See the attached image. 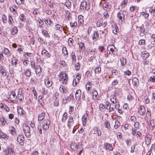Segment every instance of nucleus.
Wrapping results in <instances>:
<instances>
[{
  "label": "nucleus",
  "instance_id": "31",
  "mask_svg": "<svg viewBox=\"0 0 155 155\" xmlns=\"http://www.w3.org/2000/svg\"><path fill=\"white\" fill-rule=\"evenodd\" d=\"M103 21L102 19L99 20L97 23V27H100L101 26H103Z\"/></svg>",
  "mask_w": 155,
  "mask_h": 155
},
{
  "label": "nucleus",
  "instance_id": "57",
  "mask_svg": "<svg viewBox=\"0 0 155 155\" xmlns=\"http://www.w3.org/2000/svg\"><path fill=\"white\" fill-rule=\"evenodd\" d=\"M39 23L40 24L39 26L40 28L43 27V25L44 24V22L41 19L39 20Z\"/></svg>",
  "mask_w": 155,
  "mask_h": 155
},
{
  "label": "nucleus",
  "instance_id": "9",
  "mask_svg": "<svg viewBox=\"0 0 155 155\" xmlns=\"http://www.w3.org/2000/svg\"><path fill=\"white\" fill-rule=\"evenodd\" d=\"M41 54L45 58H49L50 57L51 55L46 50H44L41 51Z\"/></svg>",
  "mask_w": 155,
  "mask_h": 155
},
{
  "label": "nucleus",
  "instance_id": "19",
  "mask_svg": "<svg viewBox=\"0 0 155 155\" xmlns=\"http://www.w3.org/2000/svg\"><path fill=\"white\" fill-rule=\"evenodd\" d=\"M81 95V91L80 90H78L75 94V97L76 99H79Z\"/></svg>",
  "mask_w": 155,
  "mask_h": 155
},
{
  "label": "nucleus",
  "instance_id": "40",
  "mask_svg": "<svg viewBox=\"0 0 155 155\" xmlns=\"http://www.w3.org/2000/svg\"><path fill=\"white\" fill-rule=\"evenodd\" d=\"M2 18L3 22H4V23H6L7 22V17L5 15L3 14L2 15Z\"/></svg>",
  "mask_w": 155,
  "mask_h": 155
},
{
  "label": "nucleus",
  "instance_id": "29",
  "mask_svg": "<svg viewBox=\"0 0 155 155\" xmlns=\"http://www.w3.org/2000/svg\"><path fill=\"white\" fill-rule=\"evenodd\" d=\"M64 5L66 6L68 9H70L71 8V3L69 0H67L64 3Z\"/></svg>",
  "mask_w": 155,
  "mask_h": 155
},
{
  "label": "nucleus",
  "instance_id": "20",
  "mask_svg": "<svg viewBox=\"0 0 155 155\" xmlns=\"http://www.w3.org/2000/svg\"><path fill=\"white\" fill-rule=\"evenodd\" d=\"M9 130L10 133L12 135H16L17 134L16 130L13 127H11V128H10Z\"/></svg>",
  "mask_w": 155,
  "mask_h": 155
},
{
  "label": "nucleus",
  "instance_id": "55",
  "mask_svg": "<svg viewBox=\"0 0 155 155\" xmlns=\"http://www.w3.org/2000/svg\"><path fill=\"white\" fill-rule=\"evenodd\" d=\"M74 41L72 38H69L68 39V45H73V42Z\"/></svg>",
  "mask_w": 155,
  "mask_h": 155
},
{
  "label": "nucleus",
  "instance_id": "18",
  "mask_svg": "<svg viewBox=\"0 0 155 155\" xmlns=\"http://www.w3.org/2000/svg\"><path fill=\"white\" fill-rule=\"evenodd\" d=\"M92 39L93 40H97L99 37V34L96 31H94L92 35Z\"/></svg>",
  "mask_w": 155,
  "mask_h": 155
},
{
  "label": "nucleus",
  "instance_id": "37",
  "mask_svg": "<svg viewBox=\"0 0 155 155\" xmlns=\"http://www.w3.org/2000/svg\"><path fill=\"white\" fill-rule=\"evenodd\" d=\"M24 132L25 134L27 132H30V129L29 127H25L23 128Z\"/></svg>",
  "mask_w": 155,
  "mask_h": 155
},
{
  "label": "nucleus",
  "instance_id": "12",
  "mask_svg": "<svg viewBox=\"0 0 155 155\" xmlns=\"http://www.w3.org/2000/svg\"><path fill=\"white\" fill-rule=\"evenodd\" d=\"M0 73L3 77L6 76L7 74L5 70L4 67L1 65H0Z\"/></svg>",
  "mask_w": 155,
  "mask_h": 155
},
{
  "label": "nucleus",
  "instance_id": "2",
  "mask_svg": "<svg viewBox=\"0 0 155 155\" xmlns=\"http://www.w3.org/2000/svg\"><path fill=\"white\" fill-rule=\"evenodd\" d=\"M17 98V97L15 93L14 92H11L8 99L12 103H15L16 102V99Z\"/></svg>",
  "mask_w": 155,
  "mask_h": 155
},
{
  "label": "nucleus",
  "instance_id": "25",
  "mask_svg": "<svg viewBox=\"0 0 155 155\" xmlns=\"http://www.w3.org/2000/svg\"><path fill=\"white\" fill-rule=\"evenodd\" d=\"M17 97H24V93L23 92V90L21 88L19 89L18 90Z\"/></svg>",
  "mask_w": 155,
  "mask_h": 155
},
{
  "label": "nucleus",
  "instance_id": "52",
  "mask_svg": "<svg viewBox=\"0 0 155 155\" xmlns=\"http://www.w3.org/2000/svg\"><path fill=\"white\" fill-rule=\"evenodd\" d=\"M87 120L86 117H83L82 122L83 126H85L86 125Z\"/></svg>",
  "mask_w": 155,
  "mask_h": 155
},
{
  "label": "nucleus",
  "instance_id": "61",
  "mask_svg": "<svg viewBox=\"0 0 155 155\" xmlns=\"http://www.w3.org/2000/svg\"><path fill=\"white\" fill-rule=\"evenodd\" d=\"M29 61L28 60H25L23 61V64L26 67H27L29 63Z\"/></svg>",
  "mask_w": 155,
  "mask_h": 155
},
{
  "label": "nucleus",
  "instance_id": "26",
  "mask_svg": "<svg viewBox=\"0 0 155 155\" xmlns=\"http://www.w3.org/2000/svg\"><path fill=\"white\" fill-rule=\"evenodd\" d=\"M71 54V58L72 61V63L74 64V63H75L76 62V57L73 51H72Z\"/></svg>",
  "mask_w": 155,
  "mask_h": 155
},
{
  "label": "nucleus",
  "instance_id": "5",
  "mask_svg": "<svg viewBox=\"0 0 155 155\" xmlns=\"http://www.w3.org/2000/svg\"><path fill=\"white\" fill-rule=\"evenodd\" d=\"M17 139L18 142L22 146L24 145V141L25 140V138L22 135H18Z\"/></svg>",
  "mask_w": 155,
  "mask_h": 155
},
{
  "label": "nucleus",
  "instance_id": "14",
  "mask_svg": "<svg viewBox=\"0 0 155 155\" xmlns=\"http://www.w3.org/2000/svg\"><path fill=\"white\" fill-rule=\"evenodd\" d=\"M105 149L106 150H113V147L112 145L108 143H105L104 144Z\"/></svg>",
  "mask_w": 155,
  "mask_h": 155
},
{
  "label": "nucleus",
  "instance_id": "16",
  "mask_svg": "<svg viewBox=\"0 0 155 155\" xmlns=\"http://www.w3.org/2000/svg\"><path fill=\"white\" fill-rule=\"evenodd\" d=\"M78 44L79 45L80 52L84 51L85 50V46L83 42H80Z\"/></svg>",
  "mask_w": 155,
  "mask_h": 155
},
{
  "label": "nucleus",
  "instance_id": "32",
  "mask_svg": "<svg viewBox=\"0 0 155 155\" xmlns=\"http://www.w3.org/2000/svg\"><path fill=\"white\" fill-rule=\"evenodd\" d=\"M83 16L82 15H79L78 17V23L80 24H83L84 23V20H83Z\"/></svg>",
  "mask_w": 155,
  "mask_h": 155
},
{
  "label": "nucleus",
  "instance_id": "4",
  "mask_svg": "<svg viewBox=\"0 0 155 155\" xmlns=\"http://www.w3.org/2000/svg\"><path fill=\"white\" fill-rule=\"evenodd\" d=\"M111 107V104L108 102L105 104H100L99 106L100 110L101 111H103V107L106 109L107 110L110 109Z\"/></svg>",
  "mask_w": 155,
  "mask_h": 155
},
{
  "label": "nucleus",
  "instance_id": "21",
  "mask_svg": "<svg viewBox=\"0 0 155 155\" xmlns=\"http://www.w3.org/2000/svg\"><path fill=\"white\" fill-rule=\"evenodd\" d=\"M2 52H3L8 57L11 55L10 52L8 48H4V49L3 50Z\"/></svg>",
  "mask_w": 155,
  "mask_h": 155
},
{
  "label": "nucleus",
  "instance_id": "11",
  "mask_svg": "<svg viewBox=\"0 0 155 155\" xmlns=\"http://www.w3.org/2000/svg\"><path fill=\"white\" fill-rule=\"evenodd\" d=\"M45 112L44 111H41V112L38 115V120L40 123V121H42L45 118Z\"/></svg>",
  "mask_w": 155,
  "mask_h": 155
},
{
  "label": "nucleus",
  "instance_id": "47",
  "mask_svg": "<svg viewBox=\"0 0 155 155\" xmlns=\"http://www.w3.org/2000/svg\"><path fill=\"white\" fill-rule=\"evenodd\" d=\"M15 1L17 4L20 5L24 3L25 0H15Z\"/></svg>",
  "mask_w": 155,
  "mask_h": 155
},
{
  "label": "nucleus",
  "instance_id": "13",
  "mask_svg": "<svg viewBox=\"0 0 155 155\" xmlns=\"http://www.w3.org/2000/svg\"><path fill=\"white\" fill-rule=\"evenodd\" d=\"M23 74L26 77H28L30 76L31 72L30 69L27 68L24 70Z\"/></svg>",
  "mask_w": 155,
  "mask_h": 155
},
{
  "label": "nucleus",
  "instance_id": "34",
  "mask_svg": "<svg viewBox=\"0 0 155 155\" xmlns=\"http://www.w3.org/2000/svg\"><path fill=\"white\" fill-rule=\"evenodd\" d=\"M110 101L114 104H118V103H117V101L116 97L115 96L112 97L111 98Z\"/></svg>",
  "mask_w": 155,
  "mask_h": 155
},
{
  "label": "nucleus",
  "instance_id": "3",
  "mask_svg": "<svg viewBox=\"0 0 155 155\" xmlns=\"http://www.w3.org/2000/svg\"><path fill=\"white\" fill-rule=\"evenodd\" d=\"M80 8L81 9H85L86 10L88 11L90 9V5L89 4H87L86 1H84L81 3Z\"/></svg>",
  "mask_w": 155,
  "mask_h": 155
},
{
  "label": "nucleus",
  "instance_id": "36",
  "mask_svg": "<svg viewBox=\"0 0 155 155\" xmlns=\"http://www.w3.org/2000/svg\"><path fill=\"white\" fill-rule=\"evenodd\" d=\"M92 85V84L91 82H89L86 86V90L87 92H89V91L90 90V89Z\"/></svg>",
  "mask_w": 155,
  "mask_h": 155
},
{
  "label": "nucleus",
  "instance_id": "24",
  "mask_svg": "<svg viewBox=\"0 0 155 155\" xmlns=\"http://www.w3.org/2000/svg\"><path fill=\"white\" fill-rule=\"evenodd\" d=\"M18 61V60L17 59L15 58L14 57H13V58L12 59L11 61L12 64V66L14 67H16L17 64V61Z\"/></svg>",
  "mask_w": 155,
  "mask_h": 155
},
{
  "label": "nucleus",
  "instance_id": "56",
  "mask_svg": "<svg viewBox=\"0 0 155 155\" xmlns=\"http://www.w3.org/2000/svg\"><path fill=\"white\" fill-rule=\"evenodd\" d=\"M31 67L32 68H33L35 69L36 68V67H37V65H36L34 62H33L32 61H31Z\"/></svg>",
  "mask_w": 155,
  "mask_h": 155
},
{
  "label": "nucleus",
  "instance_id": "35",
  "mask_svg": "<svg viewBox=\"0 0 155 155\" xmlns=\"http://www.w3.org/2000/svg\"><path fill=\"white\" fill-rule=\"evenodd\" d=\"M120 61L122 66H125L126 64V59L123 58H121L120 59Z\"/></svg>",
  "mask_w": 155,
  "mask_h": 155
},
{
  "label": "nucleus",
  "instance_id": "41",
  "mask_svg": "<svg viewBox=\"0 0 155 155\" xmlns=\"http://www.w3.org/2000/svg\"><path fill=\"white\" fill-rule=\"evenodd\" d=\"M50 124V121L49 120H45L44 121V123L42 126H45V125H46L47 126H49Z\"/></svg>",
  "mask_w": 155,
  "mask_h": 155
},
{
  "label": "nucleus",
  "instance_id": "8",
  "mask_svg": "<svg viewBox=\"0 0 155 155\" xmlns=\"http://www.w3.org/2000/svg\"><path fill=\"white\" fill-rule=\"evenodd\" d=\"M139 113L141 115L144 114L146 112V110L145 107L143 106H140L138 111Z\"/></svg>",
  "mask_w": 155,
  "mask_h": 155
},
{
  "label": "nucleus",
  "instance_id": "46",
  "mask_svg": "<svg viewBox=\"0 0 155 155\" xmlns=\"http://www.w3.org/2000/svg\"><path fill=\"white\" fill-rule=\"evenodd\" d=\"M140 33L143 34L142 36L145 34V31L144 27L141 26L140 28Z\"/></svg>",
  "mask_w": 155,
  "mask_h": 155
},
{
  "label": "nucleus",
  "instance_id": "45",
  "mask_svg": "<svg viewBox=\"0 0 155 155\" xmlns=\"http://www.w3.org/2000/svg\"><path fill=\"white\" fill-rule=\"evenodd\" d=\"M18 112L19 114L23 115L25 113V111L21 108H20L18 110Z\"/></svg>",
  "mask_w": 155,
  "mask_h": 155
},
{
  "label": "nucleus",
  "instance_id": "44",
  "mask_svg": "<svg viewBox=\"0 0 155 155\" xmlns=\"http://www.w3.org/2000/svg\"><path fill=\"white\" fill-rule=\"evenodd\" d=\"M67 118V113L65 112L63 115V117L62 118V121L63 122H64Z\"/></svg>",
  "mask_w": 155,
  "mask_h": 155
},
{
  "label": "nucleus",
  "instance_id": "22",
  "mask_svg": "<svg viewBox=\"0 0 155 155\" xmlns=\"http://www.w3.org/2000/svg\"><path fill=\"white\" fill-rule=\"evenodd\" d=\"M8 22L10 24L12 25H14L15 22L13 19L11 15H9L8 16Z\"/></svg>",
  "mask_w": 155,
  "mask_h": 155
},
{
  "label": "nucleus",
  "instance_id": "48",
  "mask_svg": "<svg viewBox=\"0 0 155 155\" xmlns=\"http://www.w3.org/2000/svg\"><path fill=\"white\" fill-rule=\"evenodd\" d=\"M119 31V29L118 28V27L115 25L114 26V29L113 30V32L116 34H117V32Z\"/></svg>",
  "mask_w": 155,
  "mask_h": 155
},
{
  "label": "nucleus",
  "instance_id": "51",
  "mask_svg": "<svg viewBox=\"0 0 155 155\" xmlns=\"http://www.w3.org/2000/svg\"><path fill=\"white\" fill-rule=\"evenodd\" d=\"M18 32V29L15 26L14 27L12 31V33L13 35H15Z\"/></svg>",
  "mask_w": 155,
  "mask_h": 155
},
{
  "label": "nucleus",
  "instance_id": "63",
  "mask_svg": "<svg viewBox=\"0 0 155 155\" xmlns=\"http://www.w3.org/2000/svg\"><path fill=\"white\" fill-rule=\"evenodd\" d=\"M71 26V27H75L77 25V24L76 22H74V23L70 22Z\"/></svg>",
  "mask_w": 155,
  "mask_h": 155
},
{
  "label": "nucleus",
  "instance_id": "58",
  "mask_svg": "<svg viewBox=\"0 0 155 155\" xmlns=\"http://www.w3.org/2000/svg\"><path fill=\"white\" fill-rule=\"evenodd\" d=\"M127 1L126 0H124L123 2L122 3L121 6L122 7V8H124L125 5L127 4Z\"/></svg>",
  "mask_w": 155,
  "mask_h": 155
},
{
  "label": "nucleus",
  "instance_id": "62",
  "mask_svg": "<svg viewBox=\"0 0 155 155\" xmlns=\"http://www.w3.org/2000/svg\"><path fill=\"white\" fill-rule=\"evenodd\" d=\"M1 136L2 138L5 139H8L9 137V136H8L5 134H3L2 135H1Z\"/></svg>",
  "mask_w": 155,
  "mask_h": 155
},
{
  "label": "nucleus",
  "instance_id": "38",
  "mask_svg": "<svg viewBox=\"0 0 155 155\" xmlns=\"http://www.w3.org/2000/svg\"><path fill=\"white\" fill-rule=\"evenodd\" d=\"M42 32L43 35L45 37H49V35H48V32L47 31L42 29Z\"/></svg>",
  "mask_w": 155,
  "mask_h": 155
},
{
  "label": "nucleus",
  "instance_id": "33",
  "mask_svg": "<svg viewBox=\"0 0 155 155\" xmlns=\"http://www.w3.org/2000/svg\"><path fill=\"white\" fill-rule=\"evenodd\" d=\"M133 83L135 86H137L139 84V80L136 78H134L133 80Z\"/></svg>",
  "mask_w": 155,
  "mask_h": 155
},
{
  "label": "nucleus",
  "instance_id": "15",
  "mask_svg": "<svg viewBox=\"0 0 155 155\" xmlns=\"http://www.w3.org/2000/svg\"><path fill=\"white\" fill-rule=\"evenodd\" d=\"M59 91L63 94H64L67 92V90L64 87V86L63 85H60L59 87Z\"/></svg>",
  "mask_w": 155,
  "mask_h": 155
},
{
  "label": "nucleus",
  "instance_id": "7",
  "mask_svg": "<svg viewBox=\"0 0 155 155\" xmlns=\"http://www.w3.org/2000/svg\"><path fill=\"white\" fill-rule=\"evenodd\" d=\"M35 69L36 74L38 75L39 76H40L42 72V70L40 66L37 65Z\"/></svg>",
  "mask_w": 155,
  "mask_h": 155
},
{
  "label": "nucleus",
  "instance_id": "60",
  "mask_svg": "<svg viewBox=\"0 0 155 155\" xmlns=\"http://www.w3.org/2000/svg\"><path fill=\"white\" fill-rule=\"evenodd\" d=\"M81 78V75L78 74H77L76 77V79L77 80V82H79Z\"/></svg>",
  "mask_w": 155,
  "mask_h": 155
},
{
  "label": "nucleus",
  "instance_id": "23",
  "mask_svg": "<svg viewBox=\"0 0 155 155\" xmlns=\"http://www.w3.org/2000/svg\"><path fill=\"white\" fill-rule=\"evenodd\" d=\"M45 83L46 86L48 87H51L52 85V82H51L48 79L45 80Z\"/></svg>",
  "mask_w": 155,
  "mask_h": 155
},
{
  "label": "nucleus",
  "instance_id": "10",
  "mask_svg": "<svg viewBox=\"0 0 155 155\" xmlns=\"http://www.w3.org/2000/svg\"><path fill=\"white\" fill-rule=\"evenodd\" d=\"M117 16L119 20L121 22H122L124 20V15L123 12H119L117 13Z\"/></svg>",
  "mask_w": 155,
  "mask_h": 155
},
{
  "label": "nucleus",
  "instance_id": "42",
  "mask_svg": "<svg viewBox=\"0 0 155 155\" xmlns=\"http://www.w3.org/2000/svg\"><path fill=\"white\" fill-rule=\"evenodd\" d=\"M140 15L141 16H144L145 18H146L148 17L149 14V13H146L144 12H142L140 13Z\"/></svg>",
  "mask_w": 155,
  "mask_h": 155
},
{
  "label": "nucleus",
  "instance_id": "54",
  "mask_svg": "<svg viewBox=\"0 0 155 155\" xmlns=\"http://www.w3.org/2000/svg\"><path fill=\"white\" fill-rule=\"evenodd\" d=\"M130 121H131L130 124H133L134 122L136 120V118L135 116H132L130 118Z\"/></svg>",
  "mask_w": 155,
  "mask_h": 155
},
{
  "label": "nucleus",
  "instance_id": "30",
  "mask_svg": "<svg viewBox=\"0 0 155 155\" xmlns=\"http://www.w3.org/2000/svg\"><path fill=\"white\" fill-rule=\"evenodd\" d=\"M8 154H11L12 155H15V153L13 149L12 148H8Z\"/></svg>",
  "mask_w": 155,
  "mask_h": 155
},
{
  "label": "nucleus",
  "instance_id": "50",
  "mask_svg": "<svg viewBox=\"0 0 155 155\" xmlns=\"http://www.w3.org/2000/svg\"><path fill=\"white\" fill-rule=\"evenodd\" d=\"M0 122L3 125H5L6 124V120L3 117H2L0 119Z\"/></svg>",
  "mask_w": 155,
  "mask_h": 155
},
{
  "label": "nucleus",
  "instance_id": "64",
  "mask_svg": "<svg viewBox=\"0 0 155 155\" xmlns=\"http://www.w3.org/2000/svg\"><path fill=\"white\" fill-rule=\"evenodd\" d=\"M103 14L104 17V18H108L109 17V15L107 11L104 12Z\"/></svg>",
  "mask_w": 155,
  "mask_h": 155
},
{
  "label": "nucleus",
  "instance_id": "27",
  "mask_svg": "<svg viewBox=\"0 0 155 155\" xmlns=\"http://www.w3.org/2000/svg\"><path fill=\"white\" fill-rule=\"evenodd\" d=\"M74 121L73 118L72 117H70L68 123V126H71L74 125Z\"/></svg>",
  "mask_w": 155,
  "mask_h": 155
},
{
  "label": "nucleus",
  "instance_id": "53",
  "mask_svg": "<svg viewBox=\"0 0 155 155\" xmlns=\"http://www.w3.org/2000/svg\"><path fill=\"white\" fill-rule=\"evenodd\" d=\"M101 72V68L100 67L96 68L95 70V73L96 74H99Z\"/></svg>",
  "mask_w": 155,
  "mask_h": 155
},
{
  "label": "nucleus",
  "instance_id": "59",
  "mask_svg": "<svg viewBox=\"0 0 155 155\" xmlns=\"http://www.w3.org/2000/svg\"><path fill=\"white\" fill-rule=\"evenodd\" d=\"M102 6H103L104 9L106 11H107V9H104V8H109L108 4L107 3H105L104 4H103V5Z\"/></svg>",
  "mask_w": 155,
  "mask_h": 155
},
{
  "label": "nucleus",
  "instance_id": "49",
  "mask_svg": "<svg viewBox=\"0 0 155 155\" xmlns=\"http://www.w3.org/2000/svg\"><path fill=\"white\" fill-rule=\"evenodd\" d=\"M145 141L147 145L149 144L151 141L150 138L148 137H146L145 138Z\"/></svg>",
  "mask_w": 155,
  "mask_h": 155
},
{
  "label": "nucleus",
  "instance_id": "28",
  "mask_svg": "<svg viewBox=\"0 0 155 155\" xmlns=\"http://www.w3.org/2000/svg\"><path fill=\"white\" fill-rule=\"evenodd\" d=\"M62 52L64 54V56L67 57L68 55V52L66 47H64L62 49Z\"/></svg>",
  "mask_w": 155,
  "mask_h": 155
},
{
  "label": "nucleus",
  "instance_id": "6",
  "mask_svg": "<svg viewBox=\"0 0 155 155\" xmlns=\"http://www.w3.org/2000/svg\"><path fill=\"white\" fill-rule=\"evenodd\" d=\"M82 145L81 144H78L77 145L74 142L72 143L71 144V149L73 150H76L78 148H80L81 147Z\"/></svg>",
  "mask_w": 155,
  "mask_h": 155
},
{
  "label": "nucleus",
  "instance_id": "43",
  "mask_svg": "<svg viewBox=\"0 0 155 155\" xmlns=\"http://www.w3.org/2000/svg\"><path fill=\"white\" fill-rule=\"evenodd\" d=\"M25 16L24 15L22 14H21L19 16V18L21 21H24L25 20Z\"/></svg>",
  "mask_w": 155,
  "mask_h": 155
},
{
  "label": "nucleus",
  "instance_id": "39",
  "mask_svg": "<svg viewBox=\"0 0 155 155\" xmlns=\"http://www.w3.org/2000/svg\"><path fill=\"white\" fill-rule=\"evenodd\" d=\"M81 67V64L79 63V62H78L75 65V70L77 71L79 70Z\"/></svg>",
  "mask_w": 155,
  "mask_h": 155
},
{
  "label": "nucleus",
  "instance_id": "1",
  "mask_svg": "<svg viewBox=\"0 0 155 155\" xmlns=\"http://www.w3.org/2000/svg\"><path fill=\"white\" fill-rule=\"evenodd\" d=\"M68 78V75L65 73L61 72L60 73L59 80L63 84H67Z\"/></svg>",
  "mask_w": 155,
  "mask_h": 155
},
{
  "label": "nucleus",
  "instance_id": "17",
  "mask_svg": "<svg viewBox=\"0 0 155 155\" xmlns=\"http://www.w3.org/2000/svg\"><path fill=\"white\" fill-rule=\"evenodd\" d=\"M92 94L93 99H96L98 98L99 95L98 94L97 91L95 90H93Z\"/></svg>",
  "mask_w": 155,
  "mask_h": 155
}]
</instances>
